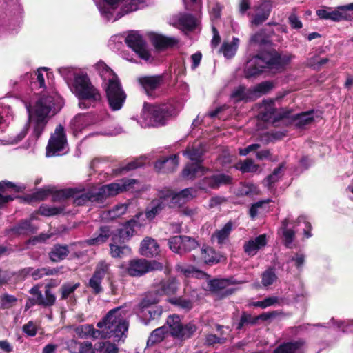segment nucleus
<instances>
[{
	"instance_id": "1",
	"label": "nucleus",
	"mask_w": 353,
	"mask_h": 353,
	"mask_svg": "<svg viewBox=\"0 0 353 353\" xmlns=\"http://www.w3.org/2000/svg\"><path fill=\"white\" fill-rule=\"evenodd\" d=\"M59 72L66 79L72 92L79 99L80 108L88 109L101 101L99 90L92 83L85 72L74 71L70 68L59 69Z\"/></svg>"
},
{
	"instance_id": "2",
	"label": "nucleus",
	"mask_w": 353,
	"mask_h": 353,
	"mask_svg": "<svg viewBox=\"0 0 353 353\" xmlns=\"http://www.w3.org/2000/svg\"><path fill=\"white\" fill-rule=\"evenodd\" d=\"M58 99L54 96L43 95L33 105H26L32 135L36 139L41 135L50 118L60 110L61 106L57 105Z\"/></svg>"
},
{
	"instance_id": "3",
	"label": "nucleus",
	"mask_w": 353,
	"mask_h": 353,
	"mask_svg": "<svg viewBox=\"0 0 353 353\" xmlns=\"http://www.w3.org/2000/svg\"><path fill=\"white\" fill-rule=\"evenodd\" d=\"M136 182L137 180L133 179H123L117 182L103 185L98 189L90 190L76 198L74 202L79 205H83L88 201L101 205L107 198L130 190Z\"/></svg>"
},
{
	"instance_id": "4",
	"label": "nucleus",
	"mask_w": 353,
	"mask_h": 353,
	"mask_svg": "<svg viewBox=\"0 0 353 353\" xmlns=\"http://www.w3.org/2000/svg\"><path fill=\"white\" fill-rule=\"evenodd\" d=\"M101 338H112L114 341H123L128 323L121 307L111 310L102 321L97 323Z\"/></svg>"
},
{
	"instance_id": "5",
	"label": "nucleus",
	"mask_w": 353,
	"mask_h": 353,
	"mask_svg": "<svg viewBox=\"0 0 353 353\" xmlns=\"http://www.w3.org/2000/svg\"><path fill=\"white\" fill-rule=\"evenodd\" d=\"M146 0H94L101 16L116 21L125 14L142 8Z\"/></svg>"
},
{
	"instance_id": "6",
	"label": "nucleus",
	"mask_w": 353,
	"mask_h": 353,
	"mask_svg": "<svg viewBox=\"0 0 353 353\" xmlns=\"http://www.w3.org/2000/svg\"><path fill=\"white\" fill-rule=\"evenodd\" d=\"M178 112L179 110L172 103L152 105L144 103L138 122L143 128L162 125Z\"/></svg>"
},
{
	"instance_id": "7",
	"label": "nucleus",
	"mask_w": 353,
	"mask_h": 353,
	"mask_svg": "<svg viewBox=\"0 0 353 353\" xmlns=\"http://www.w3.org/2000/svg\"><path fill=\"white\" fill-rule=\"evenodd\" d=\"M205 151V145L201 143H194L191 147L183 151V154L194 162L188 163L183 170L182 176L184 178L193 179L205 173L207 169L201 165L203 161L202 157Z\"/></svg>"
},
{
	"instance_id": "8",
	"label": "nucleus",
	"mask_w": 353,
	"mask_h": 353,
	"mask_svg": "<svg viewBox=\"0 0 353 353\" xmlns=\"http://www.w3.org/2000/svg\"><path fill=\"white\" fill-rule=\"evenodd\" d=\"M301 223L304 224L303 232L304 234L307 238L312 236L310 230L312 229L311 224L306 220V218L303 216H300L296 223L291 221L290 217L285 218L281 223V230L282 235L284 239L285 245L290 248L291 245L294 239L295 233L297 230H295L296 226L299 225Z\"/></svg>"
},
{
	"instance_id": "9",
	"label": "nucleus",
	"mask_w": 353,
	"mask_h": 353,
	"mask_svg": "<svg viewBox=\"0 0 353 353\" xmlns=\"http://www.w3.org/2000/svg\"><path fill=\"white\" fill-rule=\"evenodd\" d=\"M105 83V90L110 107L112 110H120L126 99L118 77L109 79Z\"/></svg>"
},
{
	"instance_id": "10",
	"label": "nucleus",
	"mask_w": 353,
	"mask_h": 353,
	"mask_svg": "<svg viewBox=\"0 0 353 353\" xmlns=\"http://www.w3.org/2000/svg\"><path fill=\"white\" fill-rule=\"evenodd\" d=\"M167 325L169 327L170 334L180 340H185L192 336L196 331V326L193 322L183 325L179 316L170 315L167 319Z\"/></svg>"
},
{
	"instance_id": "11",
	"label": "nucleus",
	"mask_w": 353,
	"mask_h": 353,
	"mask_svg": "<svg viewBox=\"0 0 353 353\" xmlns=\"http://www.w3.org/2000/svg\"><path fill=\"white\" fill-rule=\"evenodd\" d=\"M68 143L64 128L59 125L52 134L46 147V156L53 157L66 153Z\"/></svg>"
},
{
	"instance_id": "12",
	"label": "nucleus",
	"mask_w": 353,
	"mask_h": 353,
	"mask_svg": "<svg viewBox=\"0 0 353 353\" xmlns=\"http://www.w3.org/2000/svg\"><path fill=\"white\" fill-rule=\"evenodd\" d=\"M163 265L156 261H148L144 259H133L129 262L127 272L131 276H141L143 274L154 270H161Z\"/></svg>"
},
{
	"instance_id": "13",
	"label": "nucleus",
	"mask_w": 353,
	"mask_h": 353,
	"mask_svg": "<svg viewBox=\"0 0 353 353\" xmlns=\"http://www.w3.org/2000/svg\"><path fill=\"white\" fill-rule=\"evenodd\" d=\"M348 11H353V3L336 7L334 10L325 8L316 10L317 16L322 19L340 21L348 20L350 17Z\"/></svg>"
},
{
	"instance_id": "14",
	"label": "nucleus",
	"mask_w": 353,
	"mask_h": 353,
	"mask_svg": "<svg viewBox=\"0 0 353 353\" xmlns=\"http://www.w3.org/2000/svg\"><path fill=\"white\" fill-rule=\"evenodd\" d=\"M127 46L132 48L140 58L150 61L151 54L147 49L146 44L142 36L137 31H130L124 38Z\"/></svg>"
},
{
	"instance_id": "15",
	"label": "nucleus",
	"mask_w": 353,
	"mask_h": 353,
	"mask_svg": "<svg viewBox=\"0 0 353 353\" xmlns=\"http://www.w3.org/2000/svg\"><path fill=\"white\" fill-rule=\"evenodd\" d=\"M110 265L106 262L100 261L94 272V274L89 281L88 286L93 290L95 294H98L102 291L101 285V281L105 275L109 273Z\"/></svg>"
},
{
	"instance_id": "16",
	"label": "nucleus",
	"mask_w": 353,
	"mask_h": 353,
	"mask_svg": "<svg viewBox=\"0 0 353 353\" xmlns=\"http://www.w3.org/2000/svg\"><path fill=\"white\" fill-rule=\"evenodd\" d=\"M283 117L284 115L276 110L275 103L272 100L264 101L259 107L258 117L264 121L274 122Z\"/></svg>"
},
{
	"instance_id": "17",
	"label": "nucleus",
	"mask_w": 353,
	"mask_h": 353,
	"mask_svg": "<svg viewBox=\"0 0 353 353\" xmlns=\"http://www.w3.org/2000/svg\"><path fill=\"white\" fill-rule=\"evenodd\" d=\"M263 61V68H268L272 70H281L288 63V59L277 53H265L259 56Z\"/></svg>"
},
{
	"instance_id": "18",
	"label": "nucleus",
	"mask_w": 353,
	"mask_h": 353,
	"mask_svg": "<svg viewBox=\"0 0 353 353\" xmlns=\"http://www.w3.org/2000/svg\"><path fill=\"white\" fill-rule=\"evenodd\" d=\"M267 244L265 234H261L254 239H252L244 244L245 252L249 256H254L258 251Z\"/></svg>"
},
{
	"instance_id": "19",
	"label": "nucleus",
	"mask_w": 353,
	"mask_h": 353,
	"mask_svg": "<svg viewBox=\"0 0 353 353\" xmlns=\"http://www.w3.org/2000/svg\"><path fill=\"white\" fill-rule=\"evenodd\" d=\"M160 252L159 246L157 242L150 238L146 237L141 243L140 253L146 257H154Z\"/></svg>"
},
{
	"instance_id": "20",
	"label": "nucleus",
	"mask_w": 353,
	"mask_h": 353,
	"mask_svg": "<svg viewBox=\"0 0 353 353\" xmlns=\"http://www.w3.org/2000/svg\"><path fill=\"white\" fill-rule=\"evenodd\" d=\"M264 62L259 56H256L250 59L246 64L245 75L246 78L255 77L261 74L263 70Z\"/></svg>"
},
{
	"instance_id": "21",
	"label": "nucleus",
	"mask_w": 353,
	"mask_h": 353,
	"mask_svg": "<svg viewBox=\"0 0 353 353\" xmlns=\"http://www.w3.org/2000/svg\"><path fill=\"white\" fill-rule=\"evenodd\" d=\"M161 81V77L157 76L144 77L139 79L145 93L150 97L154 96V92L160 86Z\"/></svg>"
},
{
	"instance_id": "22",
	"label": "nucleus",
	"mask_w": 353,
	"mask_h": 353,
	"mask_svg": "<svg viewBox=\"0 0 353 353\" xmlns=\"http://www.w3.org/2000/svg\"><path fill=\"white\" fill-rule=\"evenodd\" d=\"M179 165V159L176 155H172L169 157L159 160L155 163V168L159 172H173Z\"/></svg>"
},
{
	"instance_id": "23",
	"label": "nucleus",
	"mask_w": 353,
	"mask_h": 353,
	"mask_svg": "<svg viewBox=\"0 0 353 353\" xmlns=\"http://www.w3.org/2000/svg\"><path fill=\"white\" fill-rule=\"evenodd\" d=\"M150 39L155 48L159 49L172 47L177 43V40L174 37H167L156 33H151Z\"/></svg>"
},
{
	"instance_id": "24",
	"label": "nucleus",
	"mask_w": 353,
	"mask_h": 353,
	"mask_svg": "<svg viewBox=\"0 0 353 353\" xmlns=\"http://www.w3.org/2000/svg\"><path fill=\"white\" fill-rule=\"evenodd\" d=\"M174 20V24L183 30H192L196 25V19L190 14H179Z\"/></svg>"
},
{
	"instance_id": "25",
	"label": "nucleus",
	"mask_w": 353,
	"mask_h": 353,
	"mask_svg": "<svg viewBox=\"0 0 353 353\" xmlns=\"http://www.w3.org/2000/svg\"><path fill=\"white\" fill-rule=\"evenodd\" d=\"M58 272L56 269L50 268H42L34 270L32 268L28 267L21 270V273L25 276L30 275L34 280L41 279L45 276L53 275Z\"/></svg>"
},
{
	"instance_id": "26",
	"label": "nucleus",
	"mask_w": 353,
	"mask_h": 353,
	"mask_svg": "<svg viewBox=\"0 0 353 353\" xmlns=\"http://www.w3.org/2000/svg\"><path fill=\"white\" fill-rule=\"evenodd\" d=\"M168 205L165 199L161 198V192L159 194V199L153 200L150 207L147 209L145 216L148 219H152Z\"/></svg>"
},
{
	"instance_id": "27",
	"label": "nucleus",
	"mask_w": 353,
	"mask_h": 353,
	"mask_svg": "<svg viewBox=\"0 0 353 353\" xmlns=\"http://www.w3.org/2000/svg\"><path fill=\"white\" fill-rule=\"evenodd\" d=\"M92 123L90 116L84 114L77 115L71 121L70 125L74 133L81 132L87 126Z\"/></svg>"
},
{
	"instance_id": "28",
	"label": "nucleus",
	"mask_w": 353,
	"mask_h": 353,
	"mask_svg": "<svg viewBox=\"0 0 353 353\" xmlns=\"http://www.w3.org/2000/svg\"><path fill=\"white\" fill-rule=\"evenodd\" d=\"M161 196L165 199L168 205L171 208L180 206L186 203L185 199L178 192L174 193L170 190L161 191Z\"/></svg>"
},
{
	"instance_id": "29",
	"label": "nucleus",
	"mask_w": 353,
	"mask_h": 353,
	"mask_svg": "<svg viewBox=\"0 0 353 353\" xmlns=\"http://www.w3.org/2000/svg\"><path fill=\"white\" fill-rule=\"evenodd\" d=\"M6 188H13L16 192H19L25 190L26 186L23 184L15 185L12 182H0V207L3 204L13 200V197L2 194Z\"/></svg>"
},
{
	"instance_id": "30",
	"label": "nucleus",
	"mask_w": 353,
	"mask_h": 353,
	"mask_svg": "<svg viewBox=\"0 0 353 353\" xmlns=\"http://www.w3.org/2000/svg\"><path fill=\"white\" fill-rule=\"evenodd\" d=\"M74 331L80 338H101L99 329L95 330L92 325L85 324L74 327Z\"/></svg>"
},
{
	"instance_id": "31",
	"label": "nucleus",
	"mask_w": 353,
	"mask_h": 353,
	"mask_svg": "<svg viewBox=\"0 0 353 353\" xmlns=\"http://www.w3.org/2000/svg\"><path fill=\"white\" fill-rule=\"evenodd\" d=\"M79 283H66L60 288L61 299H68L70 302H75L74 291L79 287Z\"/></svg>"
},
{
	"instance_id": "32",
	"label": "nucleus",
	"mask_w": 353,
	"mask_h": 353,
	"mask_svg": "<svg viewBox=\"0 0 353 353\" xmlns=\"http://www.w3.org/2000/svg\"><path fill=\"white\" fill-rule=\"evenodd\" d=\"M239 45V39L233 37L232 42L224 41L220 50L225 58L231 59L236 54Z\"/></svg>"
},
{
	"instance_id": "33",
	"label": "nucleus",
	"mask_w": 353,
	"mask_h": 353,
	"mask_svg": "<svg viewBox=\"0 0 353 353\" xmlns=\"http://www.w3.org/2000/svg\"><path fill=\"white\" fill-rule=\"evenodd\" d=\"M159 301V292H150L148 293L145 296V297L141 301V302L139 304V307L141 310V312H145V310L148 309V307L157 305Z\"/></svg>"
},
{
	"instance_id": "34",
	"label": "nucleus",
	"mask_w": 353,
	"mask_h": 353,
	"mask_svg": "<svg viewBox=\"0 0 353 353\" xmlns=\"http://www.w3.org/2000/svg\"><path fill=\"white\" fill-rule=\"evenodd\" d=\"M50 288V284H47L45 286L44 295L42 294L40 296L37 305L43 307H50L54 304L56 301V296Z\"/></svg>"
},
{
	"instance_id": "35",
	"label": "nucleus",
	"mask_w": 353,
	"mask_h": 353,
	"mask_svg": "<svg viewBox=\"0 0 353 353\" xmlns=\"http://www.w3.org/2000/svg\"><path fill=\"white\" fill-rule=\"evenodd\" d=\"M68 253L69 250L68 246L56 245L49 253V256L51 261L59 262L63 260L68 256Z\"/></svg>"
},
{
	"instance_id": "36",
	"label": "nucleus",
	"mask_w": 353,
	"mask_h": 353,
	"mask_svg": "<svg viewBox=\"0 0 353 353\" xmlns=\"http://www.w3.org/2000/svg\"><path fill=\"white\" fill-rule=\"evenodd\" d=\"M230 98L234 103L250 100L252 98V90H246L243 86H239L232 92Z\"/></svg>"
},
{
	"instance_id": "37",
	"label": "nucleus",
	"mask_w": 353,
	"mask_h": 353,
	"mask_svg": "<svg viewBox=\"0 0 353 353\" xmlns=\"http://www.w3.org/2000/svg\"><path fill=\"white\" fill-rule=\"evenodd\" d=\"M94 68L101 76L104 83L108 82L109 79L117 77L104 62H98L94 65Z\"/></svg>"
},
{
	"instance_id": "38",
	"label": "nucleus",
	"mask_w": 353,
	"mask_h": 353,
	"mask_svg": "<svg viewBox=\"0 0 353 353\" xmlns=\"http://www.w3.org/2000/svg\"><path fill=\"white\" fill-rule=\"evenodd\" d=\"M313 114L314 111H307L298 114L294 117V123L296 126L303 128L313 121Z\"/></svg>"
},
{
	"instance_id": "39",
	"label": "nucleus",
	"mask_w": 353,
	"mask_h": 353,
	"mask_svg": "<svg viewBox=\"0 0 353 353\" xmlns=\"http://www.w3.org/2000/svg\"><path fill=\"white\" fill-rule=\"evenodd\" d=\"M110 236V230L108 227H101L99 233L95 237L87 240L89 245H100L105 242Z\"/></svg>"
},
{
	"instance_id": "40",
	"label": "nucleus",
	"mask_w": 353,
	"mask_h": 353,
	"mask_svg": "<svg viewBox=\"0 0 353 353\" xmlns=\"http://www.w3.org/2000/svg\"><path fill=\"white\" fill-rule=\"evenodd\" d=\"M201 258L207 264H214L220 261L219 254L210 247L202 248Z\"/></svg>"
},
{
	"instance_id": "41",
	"label": "nucleus",
	"mask_w": 353,
	"mask_h": 353,
	"mask_svg": "<svg viewBox=\"0 0 353 353\" xmlns=\"http://www.w3.org/2000/svg\"><path fill=\"white\" fill-rule=\"evenodd\" d=\"M167 332V328L165 326H161L153 330L148 339L147 345L152 346L162 341Z\"/></svg>"
},
{
	"instance_id": "42",
	"label": "nucleus",
	"mask_w": 353,
	"mask_h": 353,
	"mask_svg": "<svg viewBox=\"0 0 353 353\" xmlns=\"http://www.w3.org/2000/svg\"><path fill=\"white\" fill-rule=\"evenodd\" d=\"M14 230L19 234H28L34 233L37 228L31 224L30 220H24L20 222Z\"/></svg>"
},
{
	"instance_id": "43",
	"label": "nucleus",
	"mask_w": 353,
	"mask_h": 353,
	"mask_svg": "<svg viewBox=\"0 0 353 353\" xmlns=\"http://www.w3.org/2000/svg\"><path fill=\"white\" fill-rule=\"evenodd\" d=\"M179 287V283L176 279H170L161 283V293L166 294H174Z\"/></svg>"
},
{
	"instance_id": "44",
	"label": "nucleus",
	"mask_w": 353,
	"mask_h": 353,
	"mask_svg": "<svg viewBox=\"0 0 353 353\" xmlns=\"http://www.w3.org/2000/svg\"><path fill=\"white\" fill-rule=\"evenodd\" d=\"M273 88V83L270 81L262 82L251 89L252 97H258L269 92Z\"/></svg>"
},
{
	"instance_id": "45",
	"label": "nucleus",
	"mask_w": 353,
	"mask_h": 353,
	"mask_svg": "<svg viewBox=\"0 0 353 353\" xmlns=\"http://www.w3.org/2000/svg\"><path fill=\"white\" fill-rule=\"evenodd\" d=\"M110 247L111 256L114 258H122L130 255L131 253V249L127 245L120 246L112 243Z\"/></svg>"
},
{
	"instance_id": "46",
	"label": "nucleus",
	"mask_w": 353,
	"mask_h": 353,
	"mask_svg": "<svg viewBox=\"0 0 353 353\" xmlns=\"http://www.w3.org/2000/svg\"><path fill=\"white\" fill-rule=\"evenodd\" d=\"M263 8L261 12L257 13L252 19V23L259 26L265 21L270 16L271 11V6L270 4H263Z\"/></svg>"
},
{
	"instance_id": "47",
	"label": "nucleus",
	"mask_w": 353,
	"mask_h": 353,
	"mask_svg": "<svg viewBox=\"0 0 353 353\" xmlns=\"http://www.w3.org/2000/svg\"><path fill=\"white\" fill-rule=\"evenodd\" d=\"M299 342H290L280 345L274 353H294L301 346Z\"/></svg>"
},
{
	"instance_id": "48",
	"label": "nucleus",
	"mask_w": 353,
	"mask_h": 353,
	"mask_svg": "<svg viewBox=\"0 0 353 353\" xmlns=\"http://www.w3.org/2000/svg\"><path fill=\"white\" fill-rule=\"evenodd\" d=\"M283 165H280L278 168L274 169L272 174L268 176V177L264 180V184L269 189L272 188V185L276 182L282 176V170H283Z\"/></svg>"
},
{
	"instance_id": "49",
	"label": "nucleus",
	"mask_w": 353,
	"mask_h": 353,
	"mask_svg": "<svg viewBox=\"0 0 353 353\" xmlns=\"http://www.w3.org/2000/svg\"><path fill=\"white\" fill-rule=\"evenodd\" d=\"M231 230L232 224L230 223H227L223 228L216 232L213 235V237L216 238L218 243L221 244L228 237Z\"/></svg>"
},
{
	"instance_id": "50",
	"label": "nucleus",
	"mask_w": 353,
	"mask_h": 353,
	"mask_svg": "<svg viewBox=\"0 0 353 353\" xmlns=\"http://www.w3.org/2000/svg\"><path fill=\"white\" fill-rule=\"evenodd\" d=\"M183 236H175L168 241L170 249L177 254H183Z\"/></svg>"
},
{
	"instance_id": "51",
	"label": "nucleus",
	"mask_w": 353,
	"mask_h": 353,
	"mask_svg": "<svg viewBox=\"0 0 353 353\" xmlns=\"http://www.w3.org/2000/svg\"><path fill=\"white\" fill-rule=\"evenodd\" d=\"M276 279L277 276L272 268L266 270L261 275V283L264 287L272 285Z\"/></svg>"
},
{
	"instance_id": "52",
	"label": "nucleus",
	"mask_w": 353,
	"mask_h": 353,
	"mask_svg": "<svg viewBox=\"0 0 353 353\" xmlns=\"http://www.w3.org/2000/svg\"><path fill=\"white\" fill-rule=\"evenodd\" d=\"M138 225V223L135 220H130L126 223L123 228L120 230V235L122 237L129 239L134 232V228Z\"/></svg>"
},
{
	"instance_id": "53",
	"label": "nucleus",
	"mask_w": 353,
	"mask_h": 353,
	"mask_svg": "<svg viewBox=\"0 0 353 353\" xmlns=\"http://www.w3.org/2000/svg\"><path fill=\"white\" fill-rule=\"evenodd\" d=\"M183 254L190 252L199 246V243L193 238L183 236Z\"/></svg>"
},
{
	"instance_id": "54",
	"label": "nucleus",
	"mask_w": 353,
	"mask_h": 353,
	"mask_svg": "<svg viewBox=\"0 0 353 353\" xmlns=\"http://www.w3.org/2000/svg\"><path fill=\"white\" fill-rule=\"evenodd\" d=\"M279 303V299L277 296H269L264 299L263 301L254 302L252 305L255 307L261 308H266L268 307L275 305Z\"/></svg>"
},
{
	"instance_id": "55",
	"label": "nucleus",
	"mask_w": 353,
	"mask_h": 353,
	"mask_svg": "<svg viewBox=\"0 0 353 353\" xmlns=\"http://www.w3.org/2000/svg\"><path fill=\"white\" fill-rule=\"evenodd\" d=\"M213 175L216 189L219 188L221 185H225L232 183V178L228 174L219 173Z\"/></svg>"
},
{
	"instance_id": "56",
	"label": "nucleus",
	"mask_w": 353,
	"mask_h": 353,
	"mask_svg": "<svg viewBox=\"0 0 353 353\" xmlns=\"http://www.w3.org/2000/svg\"><path fill=\"white\" fill-rule=\"evenodd\" d=\"M63 208L61 207H50L47 205H42L40 207L39 212L41 215L46 216H54L61 213Z\"/></svg>"
},
{
	"instance_id": "57",
	"label": "nucleus",
	"mask_w": 353,
	"mask_h": 353,
	"mask_svg": "<svg viewBox=\"0 0 353 353\" xmlns=\"http://www.w3.org/2000/svg\"><path fill=\"white\" fill-rule=\"evenodd\" d=\"M259 165L255 164L251 159H247L240 163L239 170L243 172H256Z\"/></svg>"
},
{
	"instance_id": "58",
	"label": "nucleus",
	"mask_w": 353,
	"mask_h": 353,
	"mask_svg": "<svg viewBox=\"0 0 353 353\" xmlns=\"http://www.w3.org/2000/svg\"><path fill=\"white\" fill-rule=\"evenodd\" d=\"M143 316L147 317L149 316V320H154L159 318L162 314V308L159 305H154V307H148L145 310V312H141Z\"/></svg>"
},
{
	"instance_id": "59",
	"label": "nucleus",
	"mask_w": 353,
	"mask_h": 353,
	"mask_svg": "<svg viewBox=\"0 0 353 353\" xmlns=\"http://www.w3.org/2000/svg\"><path fill=\"white\" fill-rule=\"evenodd\" d=\"M171 303L185 310H190L193 305L192 302L190 299L181 297L172 299Z\"/></svg>"
},
{
	"instance_id": "60",
	"label": "nucleus",
	"mask_w": 353,
	"mask_h": 353,
	"mask_svg": "<svg viewBox=\"0 0 353 353\" xmlns=\"http://www.w3.org/2000/svg\"><path fill=\"white\" fill-rule=\"evenodd\" d=\"M127 211V205H118L110 210L108 214L109 218L111 219H116L124 214Z\"/></svg>"
},
{
	"instance_id": "61",
	"label": "nucleus",
	"mask_w": 353,
	"mask_h": 353,
	"mask_svg": "<svg viewBox=\"0 0 353 353\" xmlns=\"http://www.w3.org/2000/svg\"><path fill=\"white\" fill-rule=\"evenodd\" d=\"M214 175L204 177L198 184L201 190H207L208 188L216 189Z\"/></svg>"
},
{
	"instance_id": "62",
	"label": "nucleus",
	"mask_w": 353,
	"mask_h": 353,
	"mask_svg": "<svg viewBox=\"0 0 353 353\" xmlns=\"http://www.w3.org/2000/svg\"><path fill=\"white\" fill-rule=\"evenodd\" d=\"M17 301V299L13 295L3 294L0 295V305L3 308H9L12 307L14 303Z\"/></svg>"
},
{
	"instance_id": "63",
	"label": "nucleus",
	"mask_w": 353,
	"mask_h": 353,
	"mask_svg": "<svg viewBox=\"0 0 353 353\" xmlns=\"http://www.w3.org/2000/svg\"><path fill=\"white\" fill-rule=\"evenodd\" d=\"M227 285L228 281L224 279H214L208 283L210 289L215 292L224 289Z\"/></svg>"
},
{
	"instance_id": "64",
	"label": "nucleus",
	"mask_w": 353,
	"mask_h": 353,
	"mask_svg": "<svg viewBox=\"0 0 353 353\" xmlns=\"http://www.w3.org/2000/svg\"><path fill=\"white\" fill-rule=\"evenodd\" d=\"M97 350L99 351V353H117L118 352L117 347L114 344L110 343H100Z\"/></svg>"
}]
</instances>
